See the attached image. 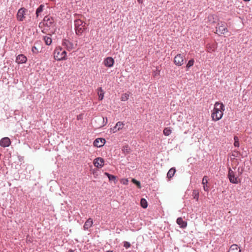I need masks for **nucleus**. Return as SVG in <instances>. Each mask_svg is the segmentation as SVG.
I'll use <instances>...</instances> for the list:
<instances>
[{
  "mask_svg": "<svg viewBox=\"0 0 252 252\" xmlns=\"http://www.w3.org/2000/svg\"><path fill=\"white\" fill-rule=\"evenodd\" d=\"M176 172V169L174 167H172L171 169H169L168 171L167 174V177L170 179L175 174Z\"/></svg>",
  "mask_w": 252,
  "mask_h": 252,
  "instance_id": "obj_21",
  "label": "nucleus"
},
{
  "mask_svg": "<svg viewBox=\"0 0 252 252\" xmlns=\"http://www.w3.org/2000/svg\"><path fill=\"white\" fill-rule=\"evenodd\" d=\"M232 156H234V157H237V156H236V155H234V154H232Z\"/></svg>",
  "mask_w": 252,
  "mask_h": 252,
  "instance_id": "obj_44",
  "label": "nucleus"
},
{
  "mask_svg": "<svg viewBox=\"0 0 252 252\" xmlns=\"http://www.w3.org/2000/svg\"><path fill=\"white\" fill-rule=\"evenodd\" d=\"M194 61L193 59H191V60H190L187 65H186V67L189 69V68H190V67H191L192 66H193V64H194Z\"/></svg>",
  "mask_w": 252,
  "mask_h": 252,
  "instance_id": "obj_32",
  "label": "nucleus"
},
{
  "mask_svg": "<svg viewBox=\"0 0 252 252\" xmlns=\"http://www.w3.org/2000/svg\"><path fill=\"white\" fill-rule=\"evenodd\" d=\"M104 159L101 158H97L94 160V164L97 168H101L104 165Z\"/></svg>",
  "mask_w": 252,
  "mask_h": 252,
  "instance_id": "obj_9",
  "label": "nucleus"
},
{
  "mask_svg": "<svg viewBox=\"0 0 252 252\" xmlns=\"http://www.w3.org/2000/svg\"><path fill=\"white\" fill-rule=\"evenodd\" d=\"M227 177L230 182L232 184H237L241 182V179L239 178V176L230 168L228 169Z\"/></svg>",
  "mask_w": 252,
  "mask_h": 252,
  "instance_id": "obj_3",
  "label": "nucleus"
},
{
  "mask_svg": "<svg viewBox=\"0 0 252 252\" xmlns=\"http://www.w3.org/2000/svg\"><path fill=\"white\" fill-rule=\"evenodd\" d=\"M224 110V105L222 103L216 102L211 115L212 120L215 121H217L221 119L223 114V112Z\"/></svg>",
  "mask_w": 252,
  "mask_h": 252,
  "instance_id": "obj_1",
  "label": "nucleus"
},
{
  "mask_svg": "<svg viewBox=\"0 0 252 252\" xmlns=\"http://www.w3.org/2000/svg\"><path fill=\"white\" fill-rule=\"evenodd\" d=\"M234 153H236L237 154H239V152L238 151H234Z\"/></svg>",
  "mask_w": 252,
  "mask_h": 252,
  "instance_id": "obj_42",
  "label": "nucleus"
},
{
  "mask_svg": "<svg viewBox=\"0 0 252 252\" xmlns=\"http://www.w3.org/2000/svg\"><path fill=\"white\" fill-rule=\"evenodd\" d=\"M32 53L34 54H37L39 52V49L37 47H36L35 46H34L32 47Z\"/></svg>",
  "mask_w": 252,
  "mask_h": 252,
  "instance_id": "obj_36",
  "label": "nucleus"
},
{
  "mask_svg": "<svg viewBox=\"0 0 252 252\" xmlns=\"http://www.w3.org/2000/svg\"><path fill=\"white\" fill-rule=\"evenodd\" d=\"M43 25L47 27H50L54 26V20L48 16H45L43 19Z\"/></svg>",
  "mask_w": 252,
  "mask_h": 252,
  "instance_id": "obj_8",
  "label": "nucleus"
},
{
  "mask_svg": "<svg viewBox=\"0 0 252 252\" xmlns=\"http://www.w3.org/2000/svg\"><path fill=\"white\" fill-rule=\"evenodd\" d=\"M140 204L142 208H146L148 207V203L145 198H142L140 200Z\"/></svg>",
  "mask_w": 252,
  "mask_h": 252,
  "instance_id": "obj_26",
  "label": "nucleus"
},
{
  "mask_svg": "<svg viewBox=\"0 0 252 252\" xmlns=\"http://www.w3.org/2000/svg\"><path fill=\"white\" fill-rule=\"evenodd\" d=\"M244 0V1H250V0Z\"/></svg>",
  "mask_w": 252,
  "mask_h": 252,
  "instance_id": "obj_43",
  "label": "nucleus"
},
{
  "mask_svg": "<svg viewBox=\"0 0 252 252\" xmlns=\"http://www.w3.org/2000/svg\"><path fill=\"white\" fill-rule=\"evenodd\" d=\"M107 252H113L112 251H107Z\"/></svg>",
  "mask_w": 252,
  "mask_h": 252,
  "instance_id": "obj_45",
  "label": "nucleus"
},
{
  "mask_svg": "<svg viewBox=\"0 0 252 252\" xmlns=\"http://www.w3.org/2000/svg\"><path fill=\"white\" fill-rule=\"evenodd\" d=\"M228 252H241V250L236 244L232 245Z\"/></svg>",
  "mask_w": 252,
  "mask_h": 252,
  "instance_id": "obj_18",
  "label": "nucleus"
},
{
  "mask_svg": "<svg viewBox=\"0 0 252 252\" xmlns=\"http://www.w3.org/2000/svg\"><path fill=\"white\" fill-rule=\"evenodd\" d=\"M176 222L182 228H185L187 226V221H184L181 217H179L177 219Z\"/></svg>",
  "mask_w": 252,
  "mask_h": 252,
  "instance_id": "obj_15",
  "label": "nucleus"
},
{
  "mask_svg": "<svg viewBox=\"0 0 252 252\" xmlns=\"http://www.w3.org/2000/svg\"><path fill=\"white\" fill-rule=\"evenodd\" d=\"M44 40L45 41V44L47 45H51L52 42V38L50 35L44 36Z\"/></svg>",
  "mask_w": 252,
  "mask_h": 252,
  "instance_id": "obj_25",
  "label": "nucleus"
},
{
  "mask_svg": "<svg viewBox=\"0 0 252 252\" xmlns=\"http://www.w3.org/2000/svg\"><path fill=\"white\" fill-rule=\"evenodd\" d=\"M63 53H64V60H65V56H66V53L65 51H64Z\"/></svg>",
  "mask_w": 252,
  "mask_h": 252,
  "instance_id": "obj_41",
  "label": "nucleus"
},
{
  "mask_svg": "<svg viewBox=\"0 0 252 252\" xmlns=\"http://www.w3.org/2000/svg\"><path fill=\"white\" fill-rule=\"evenodd\" d=\"M27 12V9L22 7L20 8L17 12L16 17L18 21H23L25 18V15Z\"/></svg>",
  "mask_w": 252,
  "mask_h": 252,
  "instance_id": "obj_6",
  "label": "nucleus"
},
{
  "mask_svg": "<svg viewBox=\"0 0 252 252\" xmlns=\"http://www.w3.org/2000/svg\"><path fill=\"white\" fill-rule=\"evenodd\" d=\"M27 57L23 54L19 55L16 59V62L18 63H23L27 62Z\"/></svg>",
  "mask_w": 252,
  "mask_h": 252,
  "instance_id": "obj_14",
  "label": "nucleus"
},
{
  "mask_svg": "<svg viewBox=\"0 0 252 252\" xmlns=\"http://www.w3.org/2000/svg\"><path fill=\"white\" fill-rule=\"evenodd\" d=\"M244 168L243 166H239L237 169V175L241 176L244 172Z\"/></svg>",
  "mask_w": 252,
  "mask_h": 252,
  "instance_id": "obj_31",
  "label": "nucleus"
},
{
  "mask_svg": "<svg viewBox=\"0 0 252 252\" xmlns=\"http://www.w3.org/2000/svg\"><path fill=\"white\" fill-rule=\"evenodd\" d=\"M112 130H113V132H116L118 130L117 129V128H114V127L112 128Z\"/></svg>",
  "mask_w": 252,
  "mask_h": 252,
  "instance_id": "obj_39",
  "label": "nucleus"
},
{
  "mask_svg": "<svg viewBox=\"0 0 252 252\" xmlns=\"http://www.w3.org/2000/svg\"><path fill=\"white\" fill-rule=\"evenodd\" d=\"M105 143V140L104 138H96L94 142V145L96 147H101L104 145Z\"/></svg>",
  "mask_w": 252,
  "mask_h": 252,
  "instance_id": "obj_10",
  "label": "nucleus"
},
{
  "mask_svg": "<svg viewBox=\"0 0 252 252\" xmlns=\"http://www.w3.org/2000/svg\"><path fill=\"white\" fill-rule=\"evenodd\" d=\"M11 144V141L8 137H4L0 140V145L3 147H8Z\"/></svg>",
  "mask_w": 252,
  "mask_h": 252,
  "instance_id": "obj_12",
  "label": "nucleus"
},
{
  "mask_svg": "<svg viewBox=\"0 0 252 252\" xmlns=\"http://www.w3.org/2000/svg\"><path fill=\"white\" fill-rule=\"evenodd\" d=\"M122 151L123 154L127 155L130 153V149L128 145H125L122 147Z\"/></svg>",
  "mask_w": 252,
  "mask_h": 252,
  "instance_id": "obj_24",
  "label": "nucleus"
},
{
  "mask_svg": "<svg viewBox=\"0 0 252 252\" xmlns=\"http://www.w3.org/2000/svg\"><path fill=\"white\" fill-rule=\"evenodd\" d=\"M208 183V177L207 176H204L202 179V184L203 185L204 190L206 191H208L209 189V186H207Z\"/></svg>",
  "mask_w": 252,
  "mask_h": 252,
  "instance_id": "obj_17",
  "label": "nucleus"
},
{
  "mask_svg": "<svg viewBox=\"0 0 252 252\" xmlns=\"http://www.w3.org/2000/svg\"><path fill=\"white\" fill-rule=\"evenodd\" d=\"M64 48L66 47L68 50L72 48L73 45L68 41L64 39Z\"/></svg>",
  "mask_w": 252,
  "mask_h": 252,
  "instance_id": "obj_22",
  "label": "nucleus"
},
{
  "mask_svg": "<svg viewBox=\"0 0 252 252\" xmlns=\"http://www.w3.org/2000/svg\"><path fill=\"white\" fill-rule=\"evenodd\" d=\"M97 94L99 96V99L102 100L104 97V91L102 88L100 87L97 89Z\"/></svg>",
  "mask_w": 252,
  "mask_h": 252,
  "instance_id": "obj_23",
  "label": "nucleus"
},
{
  "mask_svg": "<svg viewBox=\"0 0 252 252\" xmlns=\"http://www.w3.org/2000/svg\"><path fill=\"white\" fill-rule=\"evenodd\" d=\"M216 46L215 44H208L206 46V50L208 52L212 53L215 51Z\"/></svg>",
  "mask_w": 252,
  "mask_h": 252,
  "instance_id": "obj_19",
  "label": "nucleus"
},
{
  "mask_svg": "<svg viewBox=\"0 0 252 252\" xmlns=\"http://www.w3.org/2000/svg\"><path fill=\"white\" fill-rule=\"evenodd\" d=\"M54 58L57 61H62L63 60V50L61 47H58L55 49Z\"/></svg>",
  "mask_w": 252,
  "mask_h": 252,
  "instance_id": "obj_4",
  "label": "nucleus"
},
{
  "mask_svg": "<svg viewBox=\"0 0 252 252\" xmlns=\"http://www.w3.org/2000/svg\"><path fill=\"white\" fill-rule=\"evenodd\" d=\"M137 1L139 3H142L143 0H137Z\"/></svg>",
  "mask_w": 252,
  "mask_h": 252,
  "instance_id": "obj_40",
  "label": "nucleus"
},
{
  "mask_svg": "<svg viewBox=\"0 0 252 252\" xmlns=\"http://www.w3.org/2000/svg\"><path fill=\"white\" fill-rule=\"evenodd\" d=\"M74 22L76 34L81 35L86 29V23L80 19H75Z\"/></svg>",
  "mask_w": 252,
  "mask_h": 252,
  "instance_id": "obj_2",
  "label": "nucleus"
},
{
  "mask_svg": "<svg viewBox=\"0 0 252 252\" xmlns=\"http://www.w3.org/2000/svg\"><path fill=\"white\" fill-rule=\"evenodd\" d=\"M114 60L112 57H107L103 61L105 66L108 67H111L113 66Z\"/></svg>",
  "mask_w": 252,
  "mask_h": 252,
  "instance_id": "obj_11",
  "label": "nucleus"
},
{
  "mask_svg": "<svg viewBox=\"0 0 252 252\" xmlns=\"http://www.w3.org/2000/svg\"><path fill=\"white\" fill-rule=\"evenodd\" d=\"M124 126V124L121 122H118L117 123L116 126H114V128H117L118 130L122 129Z\"/></svg>",
  "mask_w": 252,
  "mask_h": 252,
  "instance_id": "obj_28",
  "label": "nucleus"
},
{
  "mask_svg": "<svg viewBox=\"0 0 252 252\" xmlns=\"http://www.w3.org/2000/svg\"><path fill=\"white\" fill-rule=\"evenodd\" d=\"M130 246L131 244H130V243L126 241L124 242V247H125L126 249L129 248L130 247Z\"/></svg>",
  "mask_w": 252,
  "mask_h": 252,
  "instance_id": "obj_38",
  "label": "nucleus"
},
{
  "mask_svg": "<svg viewBox=\"0 0 252 252\" xmlns=\"http://www.w3.org/2000/svg\"><path fill=\"white\" fill-rule=\"evenodd\" d=\"M80 119V117H79V118L78 117L77 118V119Z\"/></svg>",
  "mask_w": 252,
  "mask_h": 252,
  "instance_id": "obj_48",
  "label": "nucleus"
},
{
  "mask_svg": "<svg viewBox=\"0 0 252 252\" xmlns=\"http://www.w3.org/2000/svg\"><path fill=\"white\" fill-rule=\"evenodd\" d=\"M163 134L165 136H169L172 132V130L170 127H165L163 131Z\"/></svg>",
  "mask_w": 252,
  "mask_h": 252,
  "instance_id": "obj_27",
  "label": "nucleus"
},
{
  "mask_svg": "<svg viewBox=\"0 0 252 252\" xmlns=\"http://www.w3.org/2000/svg\"><path fill=\"white\" fill-rule=\"evenodd\" d=\"M225 25V23L222 22L218 23L217 27H216V31L219 32L218 34L219 35L227 32L228 30Z\"/></svg>",
  "mask_w": 252,
  "mask_h": 252,
  "instance_id": "obj_5",
  "label": "nucleus"
},
{
  "mask_svg": "<svg viewBox=\"0 0 252 252\" xmlns=\"http://www.w3.org/2000/svg\"><path fill=\"white\" fill-rule=\"evenodd\" d=\"M234 145L236 147H239V138L237 136H234Z\"/></svg>",
  "mask_w": 252,
  "mask_h": 252,
  "instance_id": "obj_34",
  "label": "nucleus"
},
{
  "mask_svg": "<svg viewBox=\"0 0 252 252\" xmlns=\"http://www.w3.org/2000/svg\"><path fill=\"white\" fill-rule=\"evenodd\" d=\"M44 5L41 4L36 9V15L37 17L39 16V14L43 11Z\"/></svg>",
  "mask_w": 252,
  "mask_h": 252,
  "instance_id": "obj_29",
  "label": "nucleus"
},
{
  "mask_svg": "<svg viewBox=\"0 0 252 252\" xmlns=\"http://www.w3.org/2000/svg\"><path fill=\"white\" fill-rule=\"evenodd\" d=\"M192 195H193V197L196 199V201H198L199 198V192L197 190H194L192 192Z\"/></svg>",
  "mask_w": 252,
  "mask_h": 252,
  "instance_id": "obj_33",
  "label": "nucleus"
},
{
  "mask_svg": "<svg viewBox=\"0 0 252 252\" xmlns=\"http://www.w3.org/2000/svg\"><path fill=\"white\" fill-rule=\"evenodd\" d=\"M80 119V117H79V118L78 117L77 118V119Z\"/></svg>",
  "mask_w": 252,
  "mask_h": 252,
  "instance_id": "obj_47",
  "label": "nucleus"
},
{
  "mask_svg": "<svg viewBox=\"0 0 252 252\" xmlns=\"http://www.w3.org/2000/svg\"><path fill=\"white\" fill-rule=\"evenodd\" d=\"M94 121L102 122V124L97 126L98 127H101L106 125L107 123V117H96L94 120Z\"/></svg>",
  "mask_w": 252,
  "mask_h": 252,
  "instance_id": "obj_13",
  "label": "nucleus"
},
{
  "mask_svg": "<svg viewBox=\"0 0 252 252\" xmlns=\"http://www.w3.org/2000/svg\"><path fill=\"white\" fill-rule=\"evenodd\" d=\"M132 182L136 184L139 189L141 188V184L140 182L137 181L136 179H133L132 180Z\"/></svg>",
  "mask_w": 252,
  "mask_h": 252,
  "instance_id": "obj_37",
  "label": "nucleus"
},
{
  "mask_svg": "<svg viewBox=\"0 0 252 252\" xmlns=\"http://www.w3.org/2000/svg\"><path fill=\"white\" fill-rule=\"evenodd\" d=\"M93 224V221L91 218H89L85 222L84 225V229L85 230H88L90 228Z\"/></svg>",
  "mask_w": 252,
  "mask_h": 252,
  "instance_id": "obj_16",
  "label": "nucleus"
},
{
  "mask_svg": "<svg viewBox=\"0 0 252 252\" xmlns=\"http://www.w3.org/2000/svg\"><path fill=\"white\" fill-rule=\"evenodd\" d=\"M185 56L183 54H178L174 59L173 62L176 65L181 66L184 63V58Z\"/></svg>",
  "mask_w": 252,
  "mask_h": 252,
  "instance_id": "obj_7",
  "label": "nucleus"
},
{
  "mask_svg": "<svg viewBox=\"0 0 252 252\" xmlns=\"http://www.w3.org/2000/svg\"><path fill=\"white\" fill-rule=\"evenodd\" d=\"M216 18L217 16L214 15H210L208 16V19L210 21L212 22V23H215L216 22Z\"/></svg>",
  "mask_w": 252,
  "mask_h": 252,
  "instance_id": "obj_30",
  "label": "nucleus"
},
{
  "mask_svg": "<svg viewBox=\"0 0 252 252\" xmlns=\"http://www.w3.org/2000/svg\"><path fill=\"white\" fill-rule=\"evenodd\" d=\"M129 95L126 94H123L121 98L122 101H126L128 99Z\"/></svg>",
  "mask_w": 252,
  "mask_h": 252,
  "instance_id": "obj_35",
  "label": "nucleus"
},
{
  "mask_svg": "<svg viewBox=\"0 0 252 252\" xmlns=\"http://www.w3.org/2000/svg\"><path fill=\"white\" fill-rule=\"evenodd\" d=\"M107 252H113L112 251H107Z\"/></svg>",
  "mask_w": 252,
  "mask_h": 252,
  "instance_id": "obj_46",
  "label": "nucleus"
},
{
  "mask_svg": "<svg viewBox=\"0 0 252 252\" xmlns=\"http://www.w3.org/2000/svg\"><path fill=\"white\" fill-rule=\"evenodd\" d=\"M104 174L108 178L109 181L113 182L114 183L117 182V178L115 176L111 175L107 172H105Z\"/></svg>",
  "mask_w": 252,
  "mask_h": 252,
  "instance_id": "obj_20",
  "label": "nucleus"
}]
</instances>
